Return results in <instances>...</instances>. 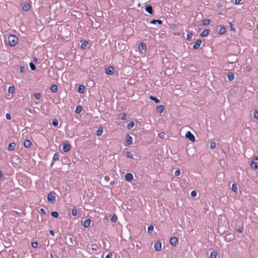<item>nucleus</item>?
Returning a JSON list of instances; mask_svg holds the SVG:
<instances>
[{"label":"nucleus","mask_w":258,"mask_h":258,"mask_svg":"<svg viewBox=\"0 0 258 258\" xmlns=\"http://www.w3.org/2000/svg\"><path fill=\"white\" fill-rule=\"evenodd\" d=\"M18 38L14 35H11L8 37V42L11 46L16 45L18 43Z\"/></svg>","instance_id":"1"},{"label":"nucleus","mask_w":258,"mask_h":258,"mask_svg":"<svg viewBox=\"0 0 258 258\" xmlns=\"http://www.w3.org/2000/svg\"><path fill=\"white\" fill-rule=\"evenodd\" d=\"M47 200L49 202L54 204L56 201V194L54 191L50 192L47 196Z\"/></svg>","instance_id":"2"},{"label":"nucleus","mask_w":258,"mask_h":258,"mask_svg":"<svg viewBox=\"0 0 258 258\" xmlns=\"http://www.w3.org/2000/svg\"><path fill=\"white\" fill-rule=\"evenodd\" d=\"M139 50L142 53L144 54L146 51V45L144 42H141L139 45Z\"/></svg>","instance_id":"3"},{"label":"nucleus","mask_w":258,"mask_h":258,"mask_svg":"<svg viewBox=\"0 0 258 258\" xmlns=\"http://www.w3.org/2000/svg\"><path fill=\"white\" fill-rule=\"evenodd\" d=\"M251 167L253 169H258V158H254L250 164Z\"/></svg>","instance_id":"4"},{"label":"nucleus","mask_w":258,"mask_h":258,"mask_svg":"<svg viewBox=\"0 0 258 258\" xmlns=\"http://www.w3.org/2000/svg\"><path fill=\"white\" fill-rule=\"evenodd\" d=\"M185 137L187 138L189 141L193 142L195 141V137L193 134H192L189 131L186 132L185 134Z\"/></svg>","instance_id":"5"},{"label":"nucleus","mask_w":258,"mask_h":258,"mask_svg":"<svg viewBox=\"0 0 258 258\" xmlns=\"http://www.w3.org/2000/svg\"><path fill=\"white\" fill-rule=\"evenodd\" d=\"M162 244L161 242L159 241H157L155 242L154 244V248L156 251H160L161 249Z\"/></svg>","instance_id":"6"},{"label":"nucleus","mask_w":258,"mask_h":258,"mask_svg":"<svg viewBox=\"0 0 258 258\" xmlns=\"http://www.w3.org/2000/svg\"><path fill=\"white\" fill-rule=\"evenodd\" d=\"M178 242V239L175 237H172L170 239V243L171 245L175 246Z\"/></svg>","instance_id":"7"},{"label":"nucleus","mask_w":258,"mask_h":258,"mask_svg":"<svg viewBox=\"0 0 258 258\" xmlns=\"http://www.w3.org/2000/svg\"><path fill=\"white\" fill-rule=\"evenodd\" d=\"M30 8V5L28 3H24L22 6L23 10L25 12H27L29 10Z\"/></svg>","instance_id":"8"},{"label":"nucleus","mask_w":258,"mask_h":258,"mask_svg":"<svg viewBox=\"0 0 258 258\" xmlns=\"http://www.w3.org/2000/svg\"><path fill=\"white\" fill-rule=\"evenodd\" d=\"M124 178L126 181H130L133 179V175L132 173H127L125 175Z\"/></svg>","instance_id":"9"},{"label":"nucleus","mask_w":258,"mask_h":258,"mask_svg":"<svg viewBox=\"0 0 258 258\" xmlns=\"http://www.w3.org/2000/svg\"><path fill=\"white\" fill-rule=\"evenodd\" d=\"M32 143L29 140H26L24 142V146L25 148H29L31 147Z\"/></svg>","instance_id":"10"},{"label":"nucleus","mask_w":258,"mask_h":258,"mask_svg":"<svg viewBox=\"0 0 258 258\" xmlns=\"http://www.w3.org/2000/svg\"><path fill=\"white\" fill-rule=\"evenodd\" d=\"M201 44H202V41L200 39L197 40L196 41L195 44L193 46V48L194 49L198 48L201 46Z\"/></svg>","instance_id":"11"},{"label":"nucleus","mask_w":258,"mask_h":258,"mask_svg":"<svg viewBox=\"0 0 258 258\" xmlns=\"http://www.w3.org/2000/svg\"><path fill=\"white\" fill-rule=\"evenodd\" d=\"M145 9L150 14H152L153 13V8L151 6H146Z\"/></svg>","instance_id":"12"},{"label":"nucleus","mask_w":258,"mask_h":258,"mask_svg":"<svg viewBox=\"0 0 258 258\" xmlns=\"http://www.w3.org/2000/svg\"><path fill=\"white\" fill-rule=\"evenodd\" d=\"M114 69L112 67H109L106 70V74L107 75H111L113 73Z\"/></svg>","instance_id":"13"},{"label":"nucleus","mask_w":258,"mask_h":258,"mask_svg":"<svg viewBox=\"0 0 258 258\" xmlns=\"http://www.w3.org/2000/svg\"><path fill=\"white\" fill-rule=\"evenodd\" d=\"M62 149L64 152H68L70 150V145L68 144L63 145Z\"/></svg>","instance_id":"14"},{"label":"nucleus","mask_w":258,"mask_h":258,"mask_svg":"<svg viewBox=\"0 0 258 258\" xmlns=\"http://www.w3.org/2000/svg\"><path fill=\"white\" fill-rule=\"evenodd\" d=\"M210 32V31L209 29H205L201 33V36L205 37L209 34Z\"/></svg>","instance_id":"15"},{"label":"nucleus","mask_w":258,"mask_h":258,"mask_svg":"<svg viewBox=\"0 0 258 258\" xmlns=\"http://www.w3.org/2000/svg\"><path fill=\"white\" fill-rule=\"evenodd\" d=\"M16 148V144L15 143H11L8 146V149L10 151H14Z\"/></svg>","instance_id":"16"},{"label":"nucleus","mask_w":258,"mask_h":258,"mask_svg":"<svg viewBox=\"0 0 258 258\" xmlns=\"http://www.w3.org/2000/svg\"><path fill=\"white\" fill-rule=\"evenodd\" d=\"M59 159V154L58 152H56L53 156V161H58Z\"/></svg>","instance_id":"17"},{"label":"nucleus","mask_w":258,"mask_h":258,"mask_svg":"<svg viewBox=\"0 0 258 258\" xmlns=\"http://www.w3.org/2000/svg\"><path fill=\"white\" fill-rule=\"evenodd\" d=\"M90 223H91V221L90 219H86L85 220L84 222V224H83V226L85 227H88L90 225Z\"/></svg>","instance_id":"18"},{"label":"nucleus","mask_w":258,"mask_h":258,"mask_svg":"<svg viewBox=\"0 0 258 258\" xmlns=\"http://www.w3.org/2000/svg\"><path fill=\"white\" fill-rule=\"evenodd\" d=\"M126 142L128 145L132 144V138L130 135H127L126 136Z\"/></svg>","instance_id":"19"},{"label":"nucleus","mask_w":258,"mask_h":258,"mask_svg":"<svg viewBox=\"0 0 258 258\" xmlns=\"http://www.w3.org/2000/svg\"><path fill=\"white\" fill-rule=\"evenodd\" d=\"M158 23L159 24H162V21L160 20H152V21H150V23L151 24H156V23Z\"/></svg>","instance_id":"20"},{"label":"nucleus","mask_w":258,"mask_h":258,"mask_svg":"<svg viewBox=\"0 0 258 258\" xmlns=\"http://www.w3.org/2000/svg\"><path fill=\"white\" fill-rule=\"evenodd\" d=\"M156 108L159 113H162L164 110V107L163 105H159L157 106Z\"/></svg>","instance_id":"21"},{"label":"nucleus","mask_w":258,"mask_h":258,"mask_svg":"<svg viewBox=\"0 0 258 258\" xmlns=\"http://www.w3.org/2000/svg\"><path fill=\"white\" fill-rule=\"evenodd\" d=\"M226 31V28L224 26H222L221 27L219 31V34H223L225 33Z\"/></svg>","instance_id":"22"},{"label":"nucleus","mask_w":258,"mask_h":258,"mask_svg":"<svg viewBox=\"0 0 258 258\" xmlns=\"http://www.w3.org/2000/svg\"><path fill=\"white\" fill-rule=\"evenodd\" d=\"M102 132H103V129L102 127H100L96 131V135L97 136H100L102 135Z\"/></svg>","instance_id":"23"},{"label":"nucleus","mask_w":258,"mask_h":258,"mask_svg":"<svg viewBox=\"0 0 258 258\" xmlns=\"http://www.w3.org/2000/svg\"><path fill=\"white\" fill-rule=\"evenodd\" d=\"M227 77L229 81H232L234 79V76L233 73H229L228 74Z\"/></svg>","instance_id":"24"},{"label":"nucleus","mask_w":258,"mask_h":258,"mask_svg":"<svg viewBox=\"0 0 258 258\" xmlns=\"http://www.w3.org/2000/svg\"><path fill=\"white\" fill-rule=\"evenodd\" d=\"M51 90L52 92H56L57 91V86L55 85H52Z\"/></svg>","instance_id":"25"},{"label":"nucleus","mask_w":258,"mask_h":258,"mask_svg":"<svg viewBox=\"0 0 258 258\" xmlns=\"http://www.w3.org/2000/svg\"><path fill=\"white\" fill-rule=\"evenodd\" d=\"M231 189L234 192H237V185H236V184L235 183L232 184Z\"/></svg>","instance_id":"26"},{"label":"nucleus","mask_w":258,"mask_h":258,"mask_svg":"<svg viewBox=\"0 0 258 258\" xmlns=\"http://www.w3.org/2000/svg\"><path fill=\"white\" fill-rule=\"evenodd\" d=\"M217 255V252L216 251H213L210 254V258H216Z\"/></svg>","instance_id":"27"},{"label":"nucleus","mask_w":258,"mask_h":258,"mask_svg":"<svg viewBox=\"0 0 258 258\" xmlns=\"http://www.w3.org/2000/svg\"><path fill=\"white\" fill-rule=\"evenodd\" d=\"M210 23V20L209 19H205L202 21V24L203 25H208Z\"/></svg>","instance_id":"28"},{"label":"nucleus","mask_w":258,"mask_h":258,"mask_svg":"<svg viewBox=\"0 0 258 258\" xmlns=\"http://www.w3.org/2000/svg\"><path fill=\"white\" fill-rule=\"evenodd\" d=\"M85 89V87L83 85H80L78 88V92L79 93H82L84 92Z\"/></svg>","instance_id":"29"},{"label":"nucleus","mask_w":258,"mask_h":258,"mask_svg":"<svg viewBox=\"0 0 258 258\" xmlns=\"http://www.w3.org/2000/svg\"><path fill=\"white\" fill-rule=\"evenodd\" d=\"M51 215L52 217L57 218L58 217L59 214L58 212L54 211L51 213Z\"/></svg>","instance_id":"30"},{"label":"nucleus","mask_w":258,"mask_h":258,"mask_svg":"<svg viewBox=\"0 0 258 258\" xmlns=\"http://www.w3.org/2000/svg\"><path fill=\"white\" fill-rule=\"evenodd\" d=\"M154 231V227L152 225H150L148 227V231L149 233H152Z\"/></svg>","instance_id":"31"},{"label":"nucleus","mask_w":258,"mask_h":258,"mask_svg":"<svg viewBox=\"0 0 258 258\" xmlns=\"http://www.w3.org/2000/svg\"><path fill=\"white\" fill-rule=\"evenodd\" d=\"M15 91V87L13 86H10L8 89L9 93H13Z\"/></svg>","instance_id":"32"},{"label":"nucleus","mask_w":258,"mask_h":258,"mask_svg":"<svg viewBox=\"0 0 258 258\" xmlns=\"http://www.w3.org/2000/svg\"><path fill=\"white\" fill-rule=\"evenodd\" d=\"M135 125V123L133 121L130 122L127 125V127L128 129H131L133 128Z\"/></svg>","instance_id":"33"},{"label":"nucleus","mask_w":258,"mask_h":258,"mask_svg":"<svg viewBox=\"0 0 258 258\" xmlns=\"http://www.w3.org/2000/svg\"><path fill=\"white\" fill-rule=\"evenodd\" d=\"M149 98L151 100L154 101L156 103H158L160 101L159 99L152 96H150Z\"/></svg>","instance_id":"34"},{"label":"nucleus","mask_w":258,"mask_h":258,"mask_svg":"<svg viewBox=\"0 0 258 258\" xmlns=\"http://www.w3.org/2000/svg\"><path fill=\"white\" fill-rule=\"evenodd\" d=\"M77 214H78V211H77V209H72V215L73 216H76Z\"/></svg>","instance_id":"35"},{"label":"nucleus","mask_w":258,"mask_h":258,"mask_svg":"<svg viewBox=\"0 0 258 258\" xmlns=\"http://www.w3.org/2000/svg\"><path fill=\"white\" fill-rule=\"evenodd\" d=\"M111 220L113 222H116L117 220V217L116 215H112L111 217Z\"/></svg>","instance_id":"36"},{"label":"nucleus","mask_w":258,"mask_h":258,"mask_svg":"<svg viewBox=\"0 0 258 258\" xmlns=\"http://www.w3.org/2000/svg\"><path fill=\"white\" fill-rule=\"evenodd\" d=\"M29 65H30V67L32 71H34L36 69V66L33 62H30L29 63Z\"/></svg>","instance_id":"37"},{"label":"nucleus","mask_w":258,"mask_h":258,"mask_svg":"<svg viewBox=\"0 0 258 258\" xmlns=\"http://www.w3.org/2000/svg\"><path fill=\"white\" fill-rule=\"evenodd\" d=\"M254 118L258 119V109H255L254 112Z\"/></svg>","instance_id":"38"},{"label":"nucleus","mask_w":258,"mask_h":258,"mask_svg":"<svg viewBox=\"0 0 258 258\" xmlns=\"http://www.w3.org/2000/svg\"><path fill=\"white\" fill-rule=\"evenodd\" d=\"M82 110V108L81 106H77L76 108V112L77 113H80Z\"/></svg>","instance_id":"39"},{"label":"nucleus","mask_w":258,"mask_h":258,"mask_svg":"<svg viewBox=\"0 0 258 258\" xmlns=\"http://www.w3.org/2000/svg\"><path fill=\"white\" fill-rule=\"evenodd\" d=\"M52 124L53 126H56L58 125V121L56 119H54L53 120V121L52 122Z\"/></svg>","instance_id":"40"},{"label":"nucleus","mask_w":258,"mask_h":258,"mask_svg":"<svg viewBox=\"0 0 258 258\" xmlns=\"http://www.w3.org/2000/svg\"><path fill=\"white\" fill-rule=\"evenodd\" d=\"M126 156L129 158H131V159H133V155L132 153L131 152H127L126 153Z\"/></svg>","instance_id":"41"},{"label":"nucleus","mask_w":258,"mask_h":258,"mask_svg":"<svg viewBox=\"0 0 258 258\" xmlns=\"http://www.w3.org/2000/svg\"><path fill=\"white\" fill-rule=\"evenodd\" d=\"M98 248V246L97 244H92L91 249L92 250H97Z\"/></svg>","instance_id":"42"},{"label":"nucleus","mask_w":258,"mask_h":258,"mask_svg":"<svg viewBox=\"0 0 258 258\" xmlns=\"http://www.w3.org/2000/svg\"><path fill=\"white\" fill-rule=\"evenodd\" d=\"M192 37V34L189 33L187 34L186 39L188 40H191Z\"/></svg>","instance_id":"43"},{"label":"nucleus","mask_w":258,"mask_h":258,"mask_svg":"<svg viewBox=\"0 0 258 258\" xmlns=\"http://www.w3.org/2000/svg\"><path fill=\"white\" fill-rule=\"evenodd\" d=\"M34 97L36 99L39 100L41 98V94L40 93H36L34 94Z\"/></svg>","instance_id":"44"},{"label":"nucleus","mask_w":258,"mask_h":258,"mask_svg":"<svg viewBox=\"0 0 258 258\" xmlns=\"http://www.w3.org/2000/svg\"><path fill=\"white\" fill-rule=\"evenodd\" d=\"M216 147V143L214 142H211L210 143V148L211 149H214Z\"/></svg>","instance_id":"45"},{"label":"nucleus","mask_w":258,"mask_h":258,"mask_svg":"<svg viewBox=\"0 0 258 258\" xmlns=\"http://www.w3.org/2000/svg\"><path fill=\"white\" fill-rule=\"evenodd\" d=\"M237 232L239 233H242L243 231V228L242 226H239L237 229Z\"/></svg>","instance_id":"46"},{"label":"nucleus","mask_w":258,"mask_h":258,"mask_svg":"<svg viewBox=\"0 0 258 258\" xmlns=\"http://www.w3.org/2000/svg\"><path fill=\"white\" fill-rule=\"evenodd\" d=\"M31 245L34 248H36L38 246V243L37 242L35 241V242H32L31 243Z\"/></svg>","instance_id":"47"},{"label":"nucleus","mask_w":258,"mask_h":258,"mask_svg":"<svg viewBox=\"0 0 258 258\" xmlns=\"http://www.w3.org/2000/svg\"><path fill=\"white\" fill-rule=\"evenodd\" d=\"M180 170L178 169L177 170H176V171H175V176H179L180 174Z\"/></svg>","instance_id":"48"},{"label":"nucleus","mask_w":258,"mask_h":258,"mask_svg":"<svg viewBox=\"0 0 258 258\" xmlns=\"http://www.w3.org/2000/svg\"><path fill=\"white\" fill-rule=\"evenodd\" d=\"M25 68L24 67H21L20 68V72L21 73H23L25 72Z\"/></svg>","instance_id":"49"},{"label":"nucleus","mask_w":258,"mask_h":258,"mask_svg":"<svg viewBox=\"0 0 258 258\" xmlns=\"http://www.w3.org/2000/svg\"><path fill=\"white\" fill-rule=\"evenodd\" d=\"M164 135L165 134L163 132H161L158 134L159 137L162 139L164 138Z\"/></svg>","instance_id":"50"},{"label":"nucleus","mask_w":258,"mask_h":258,"mask_svg":"<svg viewBox=\"0 0 258 258\" xmlns=\"http://www.w3.org/2000/svg\"><path fill=\"white\" fill-rule=\"evenodd\" d=\"M197 195V192L195 190H193L191 192V196L192 197H196Z\"/></svg>","instance_id":"51"},{"label":"nucleus","mask_w":258,"mask_h":258,"mask_svg":"<svg viewBox=\"0 0 258 258\" xmlns=\"http://www.w3.org/2000/svg\"><path fill=\"white\" fill-rule=\"evenodd\" d=\"M6 117L7 119L10 120L11 118V116L10 113H7L6 115Z\"/></svg>","instance_id":"52"},{"label":"nucleus","mask_w":258,"mask_h":258,"mask_svg":"<svg viewBox=\"0 0 258 258\" xmlns=\"http://www.w3.org/2000/svg\"><path fill=\"white\" fill-rule=\"evenodd\" d=\"M112 254L111 252H109L107 255L106 256L105 258H112Z\"/></svg>","instance_id":"53"},{"label":"nucleus","mask_w":258,"mask_h":258,"mask_svg":"<svg viewBox=\"0 0 258 258\" xmlns=\"http://www.w3.org/2000/svg\"><path fill=\"white\" fill-rule=\"evenodd\" d=\"M246 70L247 72H250L251 70V68L250 66H247L246 67Z\"/></svg>","instance_id":"54"},{"label":"nucleus","mask_w":258,"mask_h":258,"mask_svg":"<svg viewBox=\"0 0 258 258\" xmlns=\"http://www.w3.org/2000/svg\"><path fill=\"white\" fill-rule=\"evenodd\" d=\"M126 118V114L125 113H123L121 116V119L122 120H125Z\"/></svg>","instance_id":"55"},{"label":"nucleus","mask_w":258,"mask_h":258,"mask_svg":"<svg viewBox=\"0 0 258 258\" xmlns=\"http://www.w3.org/2000/svg\"><path fill=\"white\" fill-rule=\"evenodd\" d=\"M87 44V41H85L82 44V47L83 48L84 47L86 46Z\"/></svg>","instance_id":"56"},{"label":"nucleus","mask_w":258,"mask_h":258,"mask_svg":"<svg viewBox=\"0 0 258 258\" xmlns=\"http://www.w3.org/2000/svg\"><path fill=\"white\" fill-rule=\"evenodd\" d=\"M28 111L30 113H33L35 111L34 110H33V109H28Z\"/></svg>","instance_id":"57"},{"label":"nucleus","mask_w":258,"mask_h":258,"mask_svg":"<svg viewBox=\"0 0 258 258\" xmlns=\"http://www.w3.org/2000/svg\"><path fill=\"white\" fill-rule=\"evenodd\" d=\"M40 212H41V213H42L43 214H46L45 210L44 209H43V208H41L40 209Z\"/></svg>","instance_id":"58"},{"label":"nucleus","mask_w":258,"mask_h":258,"mask_svg":"<svg viewBox=\"0 0 258 258\" xmlns=\"http://www.w3.org/2000/svg\"><path fill=\"white\" fill-rule=\"evenodd\" d=\"M241 0H235V4L238 5Z\"/></svg>","instance_id":"59"},{"label":"nucleus","mask_w":258,"mask_h":258,"mask_svg":"<svg viewBox=\"0 0 258 258\" xmlns=\"http://www.w3.org/2000/svg\"><path fill=\"white\" fill-rule=\"evenodd\" d=\"M49 233L52 236H54V231L53 230H49Z\"/></svg>","instance_id":"60"},{"label":"nucleus","mask_w":258,"mask_h":258,"mask_svg":"<svg viewBox=\"0 0 258 258\" xmlns=\"http://www.w3.org/2000/svg\"><path fill=\"white\" fill-rule=\"evenodd\" d=\"M33 61H34V62H37V61H38V59H37V58L36 57H34L33 58Z\"/></svg>","instance_id":"61"},{"label":"nucleus","mask_w":258,"mask_h":258,"mask_svg":"<svg viewBox=\"0 0 258 258\" xmlns=\"http://www.w3.org/2000/svg\"><path fill=\"white\" fill-rule=\"evenodd\" d=\"M2 172L0 171V178L2 177Z\"/></svg>","instance_id":"62"},{"label":"nucleus","mask_w":258,"mask_h":258,"mask_svg":"<svg viewBox=\"0 0 258 258\" xmlns=\"http://www.w3.org/2000/svg\"><path fill=\"white\" fill-rule=\"evenodd\" d=\"M218 6H221V4L220 3L218 4Z\"/></svg>","instance_id":"63"},{"label":"nucleus","mask_w":258,"mask_h":258,"mask_svg":"<svg viewBox=\"0 0 258 258\" xmlns=\"http://www.w3.org/2000/svg\"><path fill=\"white\" fill-rule=\"evenodd\" d=\"M136 246H137V247H140V246H139L138 244H137V245H136Z\"/></svg>","instance_id":"64"}]
</instances>
